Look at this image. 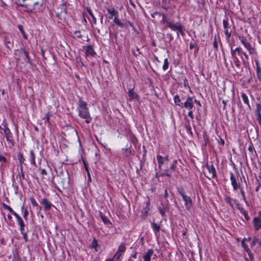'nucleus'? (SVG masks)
Here are the masks:
<instances>
[{
	"label": "nucleus",
	"mask_w": 261,
	"mask_h": 261,
	"mask_svg": "<svg viewBox=\"0 0 261 261\" xmlns=\"http://www.w3.org/2000/svg\"><path fill=\"white\" fill-rule=\"evenodd\" d=\"M45 0H17V5L23 7L27 12L40 10L44 5Z\"/></svg>",
	"instance_id": "nucleus-1"
},
{
	"label": "nucleus",
	"mask_w": 261,
	"mask_h": 261,
	"mask_svg": "<svg viewBox=\"0 0 261 261\" xmlns=\"http://www.w3.org/2000/svg\"><path fill=\"white\" fill-rule=\"evenodd\" d=\"M78 111L79 116L83 119H85L86 123H89L91 122L92 118L86 102L81 100L79 101Z\"/></svg>",
	"instance_id": "nucleus-2"
},
{
	"label": "nucleus",
	"mask_w": 261,
	"mask_h": 261,
	"mask_svg": "<svg viewBox=\"0 0 261 261\" xmlns=\"http://www.w3.org/2000/svg\"><path fill=\"white\" fill-rule=\"evenodd\" d=\"M167 25L172 31H178L181 35H184L182 26L180 22L174 23L172 21L167 22Z\"/></svg>",
	"instance_id": "nucleus-3"
},
{
	"label": "nucleus",
	"mask_w": 261,
	"mask_h": 261,
	"mask_svg": "<svg viewBox=\"0 0 261 261\" xmlns=\"http://www.w3.org/2000/svg\"><path fill=\"white\" fill-rule=\"evenodd\" d=\"M156 159L159 169L162 170L164 165H167L169 162V156L166 155L165 157L161 155H157Z\"/></svg>",
	"instance_id": "nucleus-4"
},
{
	"label": "nucleus",
	"mask_w": 261,
	"mask_h": 261,
	"mask_svg": "<svg viewBox=\"0 0 261 261\" xmlns=\"http://www.w3.org/2000/svg\"><path fill=\"white\" fill-rule=\"evenodd\" d=\"M239 39L244 45L245 47L248 50L250 54H252L254 51V48L252 47L251 44L243 36H239Z\"/></svg>",
	"instance_id": "nucleus-5"
},
{
	"label": "nucleus",
	"mask_w": 261,
	"mask_h": 261,
	"mask_svg": "<svg viewBox=\"0 0 261 261\" xmlns=\"http://www.w3.org/2000/svg\"><path fill=\"white\" fill-rule=\"evenodd\" d=\"M184 107L187 110H192L194 107V98L188 97L184 103Z\"/></svg>",
	"instance_id": "nucleus-6"
},
{
	"label": "nucleus",
	"mask_w": 261,
	"mask_h": 261,
	"mask_svg": "<svg viewBox=\"0 0 261 261\" xmlns=\"http://www.w3.org/2000/svg\"><path fill=\"white\" fill-rule=\"evenodd\" d=\"M206 168L208 170V172H209V175H208V176H207V177L208 178H215L217 176V174H216V170H215L214 166L213 165H207Z\"/></svg>",
	"instance_id": "nucleus-7"
},
{
	"label": "nucleus",
	"mask_w": 261,
	"mask_h": 261,
	"mask_svg": "<svg viewBox=\"0 0 261 261\" xmlns=\"http://www.w3.org/2000/svg\"><path fill=\"white\" fill-rule=\"evenodd\" d=\"M3 125L4 128H2L1 126H0V129H2L4 130L5 136L7 139V140L8 141H11L12 138V135L10 132V130L7 127V125L5 124H4Z\"/></svg>",
	"instance_id": "nucleus-8"
},
{
	"label": "nucleus",
	"mask_w": 261,
	"mask_h": 261,
	"mask_svg": "<svg viewBox=\"0 0 261 261\" xmlns=\"http://www.w3.org/2000/svg\"><path fill=\"white\" fill-rule=\"evenodd\" d=\"M13 215L16 217L18 225L20 226V230L22 233H23L24 230V223L22 219V218L18 215L16 213H14Z\"/></svg>",
	"instance_id": "nucleus-9"
},
{
	"label": "nucleus",
	"mask_w": 261,
	"mask_h": 261,
	"mask_svg": "<svg viewBox=\"0 0 261 261\" xmlns=\"http://www.w3.org/2000/svg\"><path fill=\"white\" fill-rule=\"evenodd\" d=\"M182 199L185 201V205L186 209L189 210L191 208L192 205V201L191 198L187 195H182Z\"/></svg>",
	"instance_id": "nucleus-10"
},
{
	"label": "nucleus",
	"mask_w": 261,
	"mask_h": 261,
	"mask_svg": "<svg viewBox=\"0 0 261 261\" xmlns=\"http://www.w3.org/2000/svg\"><path fill=\"white\" fill-rule=\"evenodd\" d=\"M253 223L255 229L258 230L261 228V219L259 217H255L253 219Z\"/></svg>",
	"instance_id": "nucleus-11"
},
{
	"label": "nucleus",
	"mask_w": 261,
	"mask_h": 261,
	"mask_svg": "<svg viewBox=\"0 0 261 261\" xmlns=\"http://www.w3.org/2000/svg\"><path fill=\"white\" fill-rule=\"evenodd\" d=\"M223 27H224V29L225 34L228 38H229L231 34V31H229V30H228V21L227 20L224 19L223 20Z\"/></svg>",
	"instance_id": "nucleus-12"
},
{
	"label": "nucleus",
	"mask_w": 261,
	"mask_h": 261,
	"mask_svg": "<svg viewBox=\"0 0 261 261\" xmlns=\"http://www.w3.org/2000/svg\"><path fill=\"white\" fill-rule=\"evenodd\" d=\"M41 203L43 204L45 210H50L53 206L52 204L46 198L42 199Z\"/></svg>",
	"instance_id": "nucleus-13"
},
{
	"label": "nucleus",
	"mask_w": 261,
	"mask_h": 261,
	"mask_svg": "<svg viewBox=\"0 0 261 261\" xmlns=\"http://www.w3.org/2000/svg\"><path fill=\"white\" fill-rule=\"evenodd\" d=\"M153 253V250L151 249H149L143 256L144 261H150L151 257Z\"/></svg>",
	"instance_id": "nucleus-14"
},
{
	"label": "nucleus",
	"mask_w": 261,
	"mask_h": 261,
	"mask_svg": "<svg viewBox=\"0 0 261 261\" xmlns=\"http://www.w3.org/2000/svg\"><path fill=\"white\" fill-rule=\"evenodd\" d=\"M162 176H167L168 177L171 176V172L169 170H164L163 172H158L156 173L155 176L158 178Z\"/></svg>",
	"instance_id": "nucleus-15"
},
{
	"label": "nucleus",
	"mask_w": 261,
	"mask_h": 261,
	"mask_svg": "<svg viewBox=\"0 0 261 261\" xmlns=\"http://www.w3.org/2000/svg\"><path fill=\"white\" fill-rule=\"evenodd\" d=\"M230 180H231V185L233 187L234 190H236L238 188H240L239 187L238 185L237 184V180L235 178V177H234L233 174L232 173L231 174Z\"/></svg>",
	"instance_id": "nucleus-16"
},
{
	"label": "nucleus",
	"mask_w": 261,
	"mask_h": 261,
	"mask_svg": "<svg viewBox=\"0 0 261 261\" xmlns=\"http://www.w3.org/2000/svg\"><path fill=\"white\" fill-rule=\"evenodd\" d=\"M256 66L257 76L259 81H261V68L259 66V63L257 61H255Z\"/></svg>",
	"instance_id": "nucleus-17"
},
{
	"label": "nucleus",
	"mask_w": 261,
	"mask_h": 261,
	"mask_svg": "<svg viewBox=\"0 0 261 261\" xmlns=\"http://www.w3.org/2000/svg\"><path fill=\"white\" fill-rule=\"evenodd\" d=\"M5 43L6 47L8 48H11L13 46L12 39L9 38L8 37L5 38Z\"/></svg>",
	"instance_id": "nucleus-18"
},
{
	"label": "nucleus",
	"mask_w": 261,
	"mask_h": 261,
	"mask_svg": "<svg viewBox=\"0 0 261 261\" xmlns=\"http://www.w3.org/2000/svg\"><path fill=\"white\" fill-rule=\"evenodd\" d=\"M236 50H237L238 54L240 56L242 57L243 55L246 60L248 59V56L246 54V53H245L243 51V49L241 47H239L236 48Z\"/></svg>",
	"instance_id": "nucleus-19"
},
{
	"label": "nucleus",
	"mask_w": 261,
	"mask_h": 261,
	"mask_svg": "<svg viewBox=\"0 0 261 261\" xmlns=\"http://www.w3.org/2000/svg\"><path fill=\"white\" fill-rule=\"evenodd\" d=\"M114 22L121 28H125L127 27V23H123L121 22L117 17H115L114 18Z\"/></svg>",
	"instance_id": "nucleus-20"
},
{
	"label": "nucleus",
	"mask_w": 261,
	"mask_h": 261,
	"mask_svg": "<svg viewBox=\"0 0 261 261\" xmlns=\"http://www.w3.org/2000/svg\"><path fill=\"white\" fill-rule=\"evenodd\" d=\"M126 247L124 243H121L118 247L117 252L123 254L125 251Z\"/></svg>",
	"instance_id": "nucleus-21"
},
{
	"label": "nucleus",
	"mask_w": 261,
	"mask_h": 261,
	"mask_svg": "<svg viewBox=\"0 0 261 261\" xmlns=\"http://www.w3.org/2000/svg\"><path fill=\"white\" fill-rule=\"evenodd\" d=\"M18 159L20 165L21 169H22V165L24 164L25 159L24 158L21 152H19L18 154Z\"/></svg>",
	"instance_id": "nucleus-22"
},
{
	"label": "nucleus",
	"mask_w": 261,
	"mask_h": 261,
	"mask_svg": "<svg viewBox=\"0 0 261 261\" xmlns=\"http://www.w3.org/2000/svg\"><path fill=\"white\" fill-rule=\"evenodd\" d=\"M128 96H129V99L130 100H132L136 98L137 95L134 92L133 89L129 90Z\"/></svg>",
	"instance_id": "nucleus-23"
},
{
	"label": "nucleus",
	"mask_w": 261,
	"mask_h": 261,
	"mask_svg": "<svg viewBox=\"0 0 261 261\" xmlns=\"http://www.w3.org/2000/svg\"><path fill=\"white\" fill-rule=\"evenodd\" d=\"M177 163V160H174L173 161L172 165L170 167L169 169H167V170H169L171 172V174H172L173 171H174L176 167V165Z\"/></svg>",
	"instance_id": "nucleus-24"
},
{
	"label": "nucleus",
	"mask_w": 261,
	"mask_h": 261,
	"mask_svg": "<svg viewBox=\"0 0 261 261\" xmlns=\"http://www.w3.org/2000/svg\"><path fill=\"white\" fill-rule=\"evenodd\" d=\"M30 152V161L32 164H35V155L33 150H31Z\"/></svg>",
	"instance_id": "nucleus-25"
},
{
	"label": "nucleus",
	"mask_w": 261,
	"mask_h": 261,
	"mask_svg": "<svg viewBox=\"0 0 261 261\" xmlns=\"http://www.w3.org/2000/svg\"><path fill=\"white\" fill-rule=\"evenodd\" d=\"M174 99V102L176 105H177L179 107L183 106L182 103L180 101V99L179 96H178V95L175 96Z\"/></svg>",
	"instance_id": "nucleus-26"
},
{
	"label": "nucleus",
	"mask_w": 261,
	"mask_h": 261,
	"mask_svg": "<svg viewBox=\"0 0 261 261\" xmlns=\"http://www.w3.org/2000/svg\"><path fill=\"white\" fill-rule=\"evenodd\" d=\"M86 54L87 55H90L92 56H94L95 55V52H94L93 48L91 46H88L87 47V48L86 50Z\"/></svg>",
	"instance_id": "nucleus-27"
},
{
	"label": "nucleus",
	"mask_w": 261,
	"mask_h": 261,
	"mask_svg": "<svg viewBox=\"0 0 261 261\" xmlns=\"http://www.w3.org/2000/svg\"><path fill=\"white\" fill-rule=\"evenodd\" d=\"M152 227L155 233L156 234L157 233L159 232L160 228V226L156 223H153L152 224Z\"/></svg>",
	"instance_id": "nucleus-28"
},
{
	"label": "nucleus",
	"mask_w": 261,
	"mask_h": 261,
	"mask_svg": "<svg viewBox=\"0 0 261 261\" xmlns=\"http://www.w3.org/2000/svg\"><path fill=\"white\" fill-rule=\"evenodd\" d=\"M241 97L243 99L244 102L245 104L247 105L248 106H249V100H248L247 96L245 94L242 93Z\"/></svg>",
	"instance_id": "nucleus-29"
},
{
	"label": "nucleus",
	"mask_w": 261,
	"mask_h": 261,
	"mask_svg": "<svg viewBox=\"0 0 261 261\" xmlns=\"http://www.w3.org/2000/svg\"><path fill=\"white\" fill-rule=\"evenodd\" d=\"M23 59L26 60L28 62H30V57L29 56L28 53L25 50H23Z\"/></svg>",
	"instance_id": "nucleus-30"
},
{
	"label": "nucleus",
	"mask_w": 261,
	"mask_h": 261,
	"mask_svg": "<svg viewBox=\"0 0 261 261\" xmlns=\"http://www.w3.org/2000/svg\"><path fill=\"white\" fill-rule=\"evenodd\" d=\"M122 254L120 253L116 252L114 256L113 260L114 261H119L121 256Z\"/></svg>",
	"instance_id": "nucleus-31"
},
{
	"label": "nucleus",
	"mask_w": 261,
	"mask_h": 261,
	"mask_svg": "<svg viewBox=\"0 0 261 261\" xmlns=\"http://www.w3.org/2000/svg\"><path fill=\"white\" fill-rule=\"evenodd\" d=\"M3 206L5 209L8 210L10 212L12 213L13 215L14 213H15V212H14V211L11 207H10L9 205H8L5 203H3Z\"/></svg>",
	"instance_id": "nucleus-32"
},
{
	"label": "nucleus",
	"mask_w": 261,
	"mask_h": 261,
	"mask_svg": "<svg viewBox=\"0 0 261 261\" xmlns=\"http://www.w3.org/2000/svg\"><path fill=\"white\" fill-rule=\"evenodd\" d=\"M107 11H108V13L109 14H111V16H110L109 17V18H110V19L112 18L113 16L115 15H116V11L114 9L111 10V9H108L107 10Z\"/></svg>",
	"instance_id": "nucleus-33"
},
{
	"label": "nucleus",
	"mask_w": 261,
	"mask_h": 261,
	"mask_svg": "<svg viewBox=\"0 0 261 261\" xmlns=\"http://www.w3.org/2000/svg\"><path fill=\"white\" fill-rule=\"evenodd\" d=\"M168 65H169V63H168V59H164V65L163 66V69L164 71H165L167 69L168 67Z\"/></svg>",
	"instance_id": "nucleus-34"
},
{
	"label": "nucleus",
	"mask_w": 261,
	"mask_h": 261,
	"mask_svg": "<svg viewBox=\"0 0 261 261\" xmlns=\"http://www.w3.org/2000/svg\"><path fill=\"white\" fill-rule=\"evenodd\" d=\"M256 114H261V101L259 103L256 104Z\"/></svg>",
	"instance_id": "nucleus-35"
},
{
	"label": "nucleus",
	"mask_w": 261,
	"mask_h": 261,
	"mask_svg": "<svg viewBox=\"0 0 261 261\" xmlns=\"http://www.w3.org/2000/svg\"><path fill=\"white\" fill-rule=\"evenodd\" d=\"M74 37L75 38H82L83 35L80 31H75L74 33Z\"/></svg>",
	"instance_id": "nucleus-36"
},
{
	"label": "nucleus",
	"mask_w": 261,
	"mask_h": 261,
	"mask_svg": "<svg viewBox=\"0 0 261 261\" xmlns=\"http://www.w3.org/2000/svg\"><path fill=\"white\" fill-rule=\"evenodd\" d=\"M88 12L92 18L93 22L94 24H96V17L94 16V14H93L92 11L90 10H88Z\"/></svg>",
	"instance_id": "nucleus-37"
},
{
	"label": "nucleus",
	"mask_w": 261,
	"mask_h": 261,
	"mask_svg": "<svg viewBox=\"0 0 261 261\" xmlns=\"http://www.w3.org/2000/svg\"><path fill=\"white\" fill-rule=\"evenodd\" d=\"M246 240V239H243L242 241V245L244 249L246 251V252L248 251V250H250L249 248L248 247V246L245 244V241Z\"/></svg>",
	"instance_id": "nucleus-38"
},
{
	"label": "nucleus",
	"mask_w": 261,
	"mask_h": 261,
	"mask_svg": "<svg viewBox=\"0 0 261 261\" xmlns=\"http://www.w3.org/2000/svg\"><path fill=\"white\" fill-rule=\"evenodd\" d=\"M31 203L33 206H37L39 208V210H41V207L40 206H39V205L38 204V203H37V202L35 201V200L34 198L31 199Z\"/></svg>",
	"instance_id": "nucleus-39"
},
{
	"label": "nucleus",
	"mask_w": 261,
	"mask_h": 261,
	"mask_svg": "<svg viewBox=\"0 0 261 261\" xmlns=\"http://www.w3.org/2000/svg\"><path fill=\"white\" fill-rule=\"evenodd\" d=\"M97 246H98L97 241L95 239H94L92 242L91 247L93 248H96Z\"/></svg>",
	"instance_id": "nucleus-40"
},
{
	"label": "nucleus",
	"mask_w": 261,
	"mask_h": 261,
	"mask_svg": "<svg viewBox=\"0 0 261 261\" xmlns=\"http://www.w3.org/2000/svg\"><path fill=\"white\" fill-rule=\"evenodd\" d=\"M101 218L105 224H108L110 223V221L107 219L106 216L101 215Z\"/></svg>",
	"instance_id": "nucleus-41"
},
{
	"label": "nucleus",
	"mask_w": 261,
	"mask_h": 261,
	"mask_svg": "<svg viewBox=\"0 0 261 261\" xmlns=\"http://www.w3.org/2000/svg\"><path fill=\"white\" fill-rule=\"evenodd\" d=\"M249 256V258H250V259L251 261H253V256L250 251V250H248V251L247 252Z\"/></svg>",
	"instance_id": "nucleus-42"
},
{
	"label": "nucleus",
	"mask_w": 261,
	"mask_h": 261,
	"mask_svg": "<svg viewBox=\"0 0 261 261\" xmlns=\"http://www.w3.org/2000/svg\"><path fill=\"white\" fill-rule=\"evenodd\" d=\"M257 114V120L259 124L261 125V114Z\"/></svg>",
	"instance_id": "nucleus-43"
},
{
	"label": "nucleus",
	"mask_w": 261,
	"mask_h": 261,
	"mask_svg": "<svg viewBox=\"0 0 261 261\" xmlns=\"http://www.w3.org/2000/svg\"><path fill=\"white\" fill-rule=\"evenodd\" d=\"M240 192H241V194L243 199L244 200H246V197H245V192H244V190L242 189V188H240Z\"/></svg>",
	"instance_id": "nucleus-44"
},
{
	"label": "nucleus",
	"mask_w": 261,
	"mask_h": 261,
	"mask_svg": "<svg viewBox=\"0 0 261 261\" xmlns=\"http://www.w3.org/2000/svg\"><path fill=\"white\" fill-rule=\"evenodd\" d=\"M188 116H189L191 119H193V118H194V115H193V111H192V110H189Z\"/></svg>",
	"instance_id": "nucleus-45"
},
{
	"label": "nucleus",
	"mask_w": 261,
	"mask_h": 261,
	"mask_svg": "<svg viewBox=\"0 0 261 261\" xmlns=\"http://www.w3.org/2000/svg\"><path fill=\"white\" fill-rule=\"evenodd\" d=\"M29 214V212L27 209H25L23 212V217L24 219H27L28 215Z\"/></svg>",
	"instance_id": "nucleus-46"
},
{
	"label": "nucleus",
	"mask_w": 261,
	"mask_h": 261,
	"mask_svg": "<svg viewBox=\"0 0 261 261\" xmlns=\"http://www.w3.org/2000/svg\"><path fill=\"white\" fill-rule=\"evenodd\" d=\"M237 52V50H236V49L234 50L231 49V55L232 57L234 58L235 57Z\"/></svg>",
	"instance_id": "nucleus-47"
},
{
	"label": "nucleus",
	"mask_w": 261,
	"mask_h": 261,
	"mask_svg": "<svg viewBox=\"0 0 261 261\" xmlns=\"http://www.w3.org/2000/svg\"><path fill=\"white\" fill-rule=\"evenodd\" d=\"M213 46L216 48V49H217L218 48V43H217V42L216 41V38H215V40L213 42Z\"/></svg>",
	"instance_id": "nucleus-48"
},
{
	"label": "nucleus",
	"mask_w": 261,
	"mask_h": 261,
	"mask_svg": "<svg viewBox=\"0 0 261 261\" xmlns=\"http://www.w3.org/2000/svg\"><path fill=\"white\" fill-rule=\"evenodd\" d=\"M164 23H166L167 24V22H170V21L167 20L166 19V16L164 14H163V19L162 20Z\"/></svg>",
	"instance_id": "nucleus-49"
},
{
	"label": "nucleus",
	"mask_w": 261,
	"mask_h": 261,
	"mask_svg": "<svg viewBox=\"0 0 261 261\" xmlns=\"http://www.w3.org/2000/svg\"><path fill=\"white\" fill-rule=\"evenodd\" d=\"M0 162L5 163L6 162V159L2 155H0Z\"/></svg>",
	"instance_id": "nucleus-50"
},
{
	"label": "nucleus",
	"mask_w": 261,
	"mask_h": 261,
	"mask_svg": "<svg viewBox=\"0 0 261 261\" xmlns=\"http://www.w3.org/2000/svg\"><path fill=\"white\" fill-rule=\"evenodd\" d=\"M178 192L179 193V194L181 195V196L182 197V195H186L185 194H184V190L183 189H178Z\"/></svg>",
	"instance_id": "nucleus-51"
},
{
	"label": "nucleus",
	"mask_w": 261,
	"mask_h": 261,
	"mask_svg": "<svg viewBox=\"0 0 261 261\" xmlns=\"http://www.w3.org/2000/svg\"><path fill=\"white\" fill-rule=\"evenodd\" d=\"M40 173L42 175H46V172L45 169H41L40 171Z\"/></svg>",
	"instance_id": "nucleus-52"
},
{
	"label": "nucleus",
	"mask_w": 261,
	"mask_h": 261,
	"mask_svg": "<svg viewBox=\"0 0 261 261\" xmlns=\"http://www.w3.org/2000/svg\"><path fill=\"white\" fill-rule=\"evenodd\" d=\"M126 155H129L131 153L130 150L128 149H125Z\"/></svg>",
	"instance_id": "nucleus-53"
},
{
	"label": "nucleus",
	"mask_w": 261,
	"mask_h": 261,
	"mask_svg": "<svg viewBox=\"0 0 261 261\" xmlns=\"http://www.w3.org/2000/svg\"><path fill=\"white\" fill-rule=\"evenodd\" d=\"M0 93H1L2 95H4L5 94V90L4 89H0Z\"/></svg>",
	"instance_id": "nucleus-54"
},
{
	"label": "nucleus",
	"mask_w": 261,
	"mask_h": 261,
	"mask_svg": "<svg viewBox=\"0 0 261 261\" xmlns=\"http://www.w3.org/2000/svg\"><path fill=\"white\" fill-rule=\"evenodd\" d=\"M19 29L20 31L21 32V33H22V34H24V31H23V29H22V27L21 26H20H20L19 27Z\"/></svg>",
	"instance_id": "nucleus-55"
},
{
	"label": "nucleus",
	"mask_w": 261,
	"mask_h": 261,
	"mask_svg": "<svg viewBox=\"0 0 261 261\" xmlns=\"http://www.w3.org/2000/svg\"><path fill=\"white\" fill-rule=\"evenodd\" d=\"M194 102H195L196 103H197V105H198L199 106H201L200 105V103L199 101L197 100L196 99H194Z\"/></svg>",
	"instance_id": "nucleus-56"
},
{
	"label": "nucleus",
	"mask_w": 261,
	"mask_h": 261,
	"mask_svg": "<svg viewBox=\"0 0 261 261\" xmlns=\"http://www.w3.org/2000/svg\"><path fill=\"white\" fill-rule=\"evenodd\" d=\"M86 170H87V171L88 172V175L89 179L91 180V177H90V173H89V172L88 171V170L87 167H86Z\"/></svg>",
	"instance_id": "nucleus-57"
},
{
	"label": "nucleus",
	"mask_w": 261,
	"mask_h": 261,
	"mask_svg": "<svg viewBox=\"0 0 261 261\" xmlns=\"http://www.w3.org/2000/svg\"><path fill=\"white\" fill-rule=\"evenodd\" d=\"M160 212L162 216H164V214H165V212H164L163 210H161L160 211Z\"/></svg>",
	"instance_id": "nucleus-58"
},
{
	"label": "nucleus",
	"mask_w": 261,
	"mask_h": 261,
	"mask_svg": "<svg viewBox=\"0 0 261 261\" xmlns=\"http://www.w3.org/2000/svg\"><path fill=\"white\" fill-rule=\"evenodd\" d=\"M165 197H167L168 196V192H167V190H166L165 191V195H164Z\"/></svg>",
	"instance_id": "nucleus-59"
},
{
	"label": "nucleus",
	"mask_w": 261,
	"mask_h": 261,
	"mask_svg": "<svg viewBox=\"0 0 261 261\" xmlns=\"http://www.w3.org/2000/svg\"><path fill=\"white\" fill-rule=\"evenodd\" d=\"M45 119H46L47 121H49V116L48 115H46V117H45Z\"/></svg>",
	"instance_id": "nucleus-60"
},
{
	"label": "nucleus",
	"mask_w": 261,
	"mask_h": 261,
	"mask_svg": "<svg viewBox=\"0 0 261 261\" xmlns=\"http://www.w3.org/2000/svg\"><path fill=\"white\" fill-rule=\"evenodd\" d=\"M194 47V45L192 43H191L190 45V48L192 49Z\"/></svg>",
	"instance_id": "nucleus-61"
},
{
	"label": "nucleus",
	"mask_w": 261,
	"mask_h": 261,
	"mask_svg": "<svg viewBox=\"0 0 261 261\" xmlns=\"http://www.w3.org/2000/svg\"><path fill=\"white\" fill-rule=\"evenodd\" d=\"M8 218L9 219V220H11L12 219V217L11 215H8Z\"/></svg>",
	"instance_id": "nucleus-62"
},
{
	"label": "nucleus",
	"mask_w": 261,
	"mask_h": 261,
	"mask_svg": "<svg viewBox=\"0 0 261 261\" xmlns=\"http://www.w3.org/2000/svg\"><path fill=\"white\" fill-rule=\"evenodd\" d=\"M22 34L23 35V37H24V38H27V36H26V35H25V33H24V34Z\"/></svg>",
	"instance_id": "nucleus-63"
},
{
	"label": "nucleus",
	"mask_w": 261,
	"mask_h": 261,
	"mask_svg": "<svg viewBox=\"0 0 261 261\" xmlns=\"http://www.w3.org/2000/svg\"><path fill=\"white\" fill-rule=\"evenodd\" d=\"M106 261H114L113 259H107V260H106Z\"/></svg>",
	"instance_id": "nucleus-64"
}]
</instances>
